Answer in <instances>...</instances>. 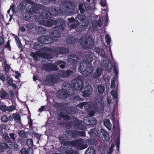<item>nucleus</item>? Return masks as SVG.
<instances>
[{
    "instance_id": "1",
    "label": "nucleus",
    "mask_w": 154,
    "mask_h": 154,
    "mask_svg": "<svg viewBox=\"0 0 154 154\" xmlns=\"http://www.w3.org/2000/svg\"><path fill=\"white\" fill-rule=\"evenodd\" d=\"M72 83L73 86V88L72 89V92L68 91L69 94L75 95L76 91L77 93H80L84 85L83 82L80 79H76L72 81Z\"/></svg>"
},
{
    "instance_id": "2",
    "label": "nucleus",
    "mask_w": 154,
    "mask_h": 154,
    "mask_svg": "<svg viewBox=\"0 0 154 154\" xmlns=\"http://www.w3.org/2000/svg\"><path fill=\"white\" fill-rule=\"evenodd\" d=\"M26 4L28 3L32 5H29L26 8V11L28 13L29 15V17L28 18V20L31 19L30 15L33 14L34 13H36L38 10V8L37 5L31 0H24Z\"/></svg>"
},
{
    "instance_id": "3",
    "label": "nucleus",
    "mask_w": 154,
    "mask_h": 154,
    "mask_svg": "<svg viewBox=\"0 0 154 154\" xmlns=\"http://www.w3.org/2000/svg\"><path fill=\"white\" fill-rule=\"evenodd\" d=\"M94 41L91 37L82 38H81L80 43L82 47L85 49H90L94 44Z\"/></svg>"
},
{
    "instance_id": "4",
    "label": "nucleus",
    "mask_w": 154,
    "mask_h": 154,
    "mask_svg": "<svg viewBox=\"0 0 154 154\" xmlns=\"http://www.w3.org/2000/svg\"><path fill=\"white\" fill-rule=\"evenodd\" d=\"M84 140L82 139H79L77 140L70 141V146H74L79 150H82L86 148V145L83 144Z\"/></svg>"
},
{
    "instance_id": "5",
    "label": "nucleus",
    "mask_w": 154,
    "mask_h": 154,
    "mask_svg": "<svg viewBox=\"0 0 154 154\" xmlns=\"http://www.w3.org/2000/svg\"><path fill=\"white\" fill-rule=\"evenodd\" d=\"M66 11L73 13L75 10V6L74 2L71 1H66L62 5Z\"/></svg>"
},
{
    "instance_id": "6",
    "label": "nucleus",
    "mask_w": 154,
    "mask_h": 154,
    "mask_svg": "<svg viewBox=\"0 0 154 154\" xmlns=\"http://www.w3.org/2000/svg\"><path fill=\"white\" fill-rule=\"evenodd\" d=\"M86 65L85 67L84 65L82 66V64H81L79 69L82 74L85 76H90L92 73L93 69L91 67H87Z\"/></svg>"
},
{
    "instance_id": "7",
    "label": "nucleus",
    "mask_w": 154,
    "mask_h": 154,
    "mask_svg": "<svg viewBox=\"0 0 154 154\" xmlns=\"http://www.w3.org/2000/svg\"><path fill=\"white\" fill-rule=\"evenodd\" d=\"M42 69L46 71H56L59 70V68L55 64L52 63H46L43 64Z\"/></svg>"
},
{
    "instance_id": "8",
    "label": "nucleus",
    "mask_w": 154,
    "mask_h": 154,
    "mask_svg": "<svg viewBox=\"0 0 154 154\" xmlns=\"http://www.w3.org/2000/svg\"><path fill=\"white\" fill-rule=\"evenodd\" d=\"M82 94L83 97H87L92 94L93 89L91 85H88L82 88Z\"/></svg>"
},
{
    "instance_id": "9",
    "label": "nucleus",
    "mask_w": 154,
    "mask_h": 154,
    "mask_svg": "<svg viewBox=\"0 0 154 154\" xmlns=\"http://www.w3.org/2000/svg\"><path fill=\"white\" fill-rule=\"evenodd\" d=\"M45 51L47 53H41V56L45 59H51L53 58L52 54L54 53V51L52 48H45Z\"/></svg>"
},
{
    "instance_id": "10",
    "label": "nucleus",
    "mask_w": 154,
    "mask_h": 154,
    "mask_svg": "<svg viewBox=\"0 0 154 154\" xmlns=\"http://www.w3.org/2000/svg\"><path fill=\"white\" fill-rule=\"evenodd\" d=\"M72 124L74 127V128L76 129L84 131V130L86 129V126L82 124V122L76 118H75L73 119Z\"/></svg>"
},
{
    "instance_id": "11",
    "label": "nucleus",
    "mask_w": 154,
    "mask_h": 154,
    "mask_svg": "<svg viewBox=\"0 0 154 154\" xmlns=\"http://www.w3.org/2000/svg\"><path fill=\"white\" fill-rule=\"evenodd\" d=\"M40 42L44 44H50L54 42V40L48 35H43L39 38Z\"/></svg>"
},
{
    "instance_id": "12",
    "label": "nucleus",
    "mask_w": 154,
    "mask_h": 154,
    "mask_svg": "<svg viewBox=\"0 0 154 154\" xmlns=\"http://www.w3.org/2000/svg\"><path fill=\"white\" fill-rule=\"evenodd\" d=\"M83 122L86 125L89 126H94L97 122V120L92 116L86 117L84 119Z\"/></svg>"
},
{
    "instance_id": "13",
    "label": "nucleus",
    "mask_w": 154,
    "mask_h": 154,
    "mask_svg": "<svg viewBox=\"0 0 154 154\" xmlns=\"http://www.w3.org/2000/svg\"><path fill=\"white\" fill-rule=\"evenodd\" d=\"M73 73V71L69 69H67L66 71L59 70L58 72L57 75L61 78H65L69 77Z\"/></svg>"
},
{
    "instance_id": "14",
    "label": "nucleus",
    "mask_w": 154,
    "mask_h": 154,
    "mask_svg": "<svg viewBox=\"0 0 154 154\" xmlns=\"http://www.w3.org/2000/svg\"><path fill=\"white\" fill-rule=\"evenodd\" d=\"M55 25L56 26L55 27L58 29L64 30L65 26V23L63 19L60 18L55 20Z\"/></svg>"
},
{
    "instance_id": "15",
    "label": "nucleus",
    "mask_w": 154,
    "mask_h": 154,
    "mask_svg": "<svg viewBox=\"0 0 154 154\" xmlns=\"http://www.w3.org/2000/svg\"><path fill=\"white\" fill-rule=\"evenodd\" d=\"M59 79V77L57 75L50 74L48 76L47 80L49 83L55 84L58 81Z\"/></svg>"
},
{
    "instance_id": "16",
    "label": "nucleus",
    "mask_w": 154,
    "mask_h": 154,
    "mask_svg": "<svg viewBox=\"0 0 154 154\" xmlns=\"http://www.w3.org/2000/svg\"><path fill=\"white\" fill-rule=\"evenodd\" d=\"M100 129L99 130V129H96V128H93L91 129V130L88 132V134H90L91 137H100Z\"/></svg>"
},
{
    "instance_id": "17",
    "label": "nucleus",
    "mask_w": 154,
    "mask_h": 154,
    "mask_svg": "<svg viewBox=\"0 0 154 154\" xmlns=\"http://www.w3.org/2000/svg\"><path fill=\"white\" fill-rule=\"evenodd\" d=\"M54 51V53L56 51L57 54H66L69 53V50L68 48L64 47H58Z\"/></svg>"
},
{
    "instance_id": "18",
    "label": "nucleus",
    "mask_w": 154,
    "mask_h": 154,
    "mask_svg": "<svg viewBox=\"0 0 154 154\" xmlns=\"http://www.w3.org/2000/svg\"><path fill=\"white\" fill-rule=\"evenodd\" d=\"M69 61L71 62L72 64L74 65L76 64L78 61V60H79L78 56L75 54H69L68 56Z\"/></svg>"
},
{
    "instance_id": "19",
    "label": "nucleus",
    "mask_w": 154,
    "mask_h": 154,
    "mask_svg": "<svg viewBox=\"0 0 154 154\" xmlns=\"http://www.w3.org/2000/svg\"><path fill=\"white\" fill-rule=\"evenodd\" d=\"M75 20L78 22L80 23L89 22L85 16L80 14H78L75 17Z\"/></svg>"
},
{
    "instance_id": "20",
    "label": "nucleus",
    "mask_w": 154,
    "mask_h": 154,
    "mask_svg": "<svg viewBox=\"0 0 154 154\" xmlns=\"http://www.w3.org/2000/svg\"><path fill=\"white\" fill-rule=\"evenodd\" d=\"M100 134V137H99L103 141H108L109 139V138L108 137V134L104 129L101 128Z\"/></svg>"
},
{
    "instance_id": "21",
    "label": "nucleus",
    "mask_w": 154,
    "mask_h": 154,
    "mask_svg": "<svg viewBox=\"0 0 154 154\" xmlns=\"http://www.w3.org/2000/svg\"><path fill=\"white\" fill-rule=\"evenodd\" d=\"M84 109L86 112H89V115L92 116L94 115V112L93 110V108L89 102H86V104L84 106Z\"/></svg>"
},
{
    "instance_id": "22",
    "label": "nucleus",
    "mask_w": 154,
    "mask_h": 154,
    "mask_svg": "<svg viewBox=\"0 0 154 154\" xmlns=\"http://www.w3.org/2000/svg\"><path fill=\"white\" fill-rule=\"evenodd\" d=\"M102 72V70L100 68L98 67L96 69V71L92 76L94 79H99L101 75Z\"/></svg>"
},
{
    "instance_id": "23",
    "label": "nucleus",
    "mask_w": 154,
    "mask_h": 154,
    "mask_svg": "<svg viewBox=\"0 0 154 154\" xmlns=\"http://www.w3.org/2000/svg\"><path fill=\"white\" fill-rule=\"evenodd\" d=\"M49 11L52 13V16L53 15H58V14L60 13L61 11V9L55 7H51L49 8Z\"/></svg>"
},
{
    "instance_id": "24",
    "label": "nucleus",
    "mask_w": 154,
    "mask_h": 154,
    "mask_svg": "<svg viewBox=\"0 0 154 154\" xmlns=\"http://www.w3.org/2000/svg\"><path fill=\"white\" fill-rule=\"evenodd\" d=\"M49 34L51 37L55 38L59 37L61 35V33L58 30H51Z\"/></svg>"
},
{
    "instance_id": "25",
    "label": "nucleus",
    "mask_w": 154,
    "mask_h": 154,
    "mask_svg": "<svg viewBox=\"0 0 154 154\" xmlns=\"http://www.w3.org/2000/svg\"><path fill=\"white\" fill-rule=\"evenodd\" d=\"M42 15L44 19H47L52 17V14L49 11H43L42 12Z\"/></svg>"
},
{
    "instance_id": "26",
    "label": "nucleus",
    "mask_w": 154,
    "mask_h": 154,
    "mask_svg": "<svg viewBox=\"0 0 154 154\" xmlns=\"http://www.w3.org/2000/svg\"><path fill=\"white\" fill-rule=\"evenodd\" d=\"M59 140L61 144H63L64 146H69L70 141H67L66 138L63 136H60Z\"/></svg>"
},
{
    "instance_id": "27",
    "label": "nucleus",
    "mask_w": 154,
    "mask_h": 154,
    "mask_svg": "<svg viewBox=\"0 0 154 154\" xmlns=\"http://www.w3.org/2000/svg\"><path fill=\"white\" fill-rule=\"evenodd\" d=\"M0 97L2 99L6 98H8L9 95L8 93L5 91L3 88H2L0 91Z\"/></svg>"
},
{
    "instance_id": "28",
    "label": "nucleus",
    "mask_w": 154,
    "mask_h": 154,
    "mask_svg": "<svg viewBox=\"0 0 154 154\" xmlns=\"http://www.w3.org/2000/svg\"><path fill=\"white\" fill-rule=\"evenodd\" d=\"M88 23L89 22H86L85 23H81L82 24L79 26L78 31L80 32L85 31L87 28Z\"/></svg>"
},
{
    "instance_id": "29",
    "label": "nucleus",
    "mask_w": 154,
    "mask_h": 154,
    "mask_svg": "<svg viewBox=\"0 0 154 154\" xmlns=\"http://www.w3.org/2000/svg\"><path fill=\"white\" fill-rule=\"evenodd\" d=\"M2 137L5 140L6 143H8V144L10 146H12L13 143L11 142V140L9 137L7 133H5V134H3Z\"/></svg>"
},
{
    "instance_id": "30",
    "label": "nucleus",
    "mask_w": 154,
    "mask_h": 154,
    "mask_svg": "<svg viewBox=\"0 0 154 154\" xmlns=\"http://www.w3.org/2000/svg\"><path fill=\"white\" fill-rule=\"evenodd\" d=\"M68 93L64 91H60L59 97L63 99H66L68 97Z\"/></svg>"
},
{
    "instance_id": "31",
    "label": "nucleus",
    "mask_w": 154,
    "mask_h": 154,
    "mask_svg": "<svg viewBox=\"0 0 154 154\" xmlns=\"http://www.w3.org/2000/svg\"><path fill=\"white\" fill-rule=\"evenodd\" d=\"M86 143L89 145H96L97 144V140L94 138H90L85 140Z\"/></svg>"
},
{
    "instance_id": "32",
    "label": "nucleus",
    "mask_w": 154,
    "mask_h": 154,
    "mask_svg": "<svg viewBox=\"0 0 154 154\" xmlns=\"http://www.w3.org/2000/svg\"><path fill=\"white\" fill-rule=\"evenodd\" d=\"M55 20L52 19H49L44 21L45 25L48 27H50L55 25Z\"/></svg>"
},
{
    "instance_id": "33",
    "label": "nucleus",
    "mask_w": 154,
    "mask_h": 154,
    "mask_svg": "<svg viewBox=\"0 0 154 154\" xmlns=\"http://www.w3.org/2000/svg\"><path fill=\"white\" fill-rule=\"evenodd\" d=\"M20 152L21 154H32L33 153V150L30 148H29L27 149V151L26 149L24 148H23L21 149L20 151Z\"/></svg>"
},
{
    "instance_id": "34",
    "label": "nucleus",
    "mask_w": 154,
    "mask_h": 154,
    "mask_svg": "<svg viewBox=\"0 0 154 154\" xmlns=\"http://www.w3.org/2000/svg\"><path fill=\"white\" fill-rule=\"evenodd\" d=\"M62 118L66 120H69L71 119V117L67 115H64L62 113H60L57 117V119L60 120Z\"/></svg>"
},
{
    "instance_id": "35",
    "label": "nucleus",
    "mask_w": 154,
    "mask_h": 154,
    "mask_svg": "<svg viewBox=\"0 0 154 154\" xmlns=\"http://www.w3.org/2000/svg\"><path fill=\"white\" fill-rule=\"evenodd\" d=\"M36 32L38 34H43L45 33L46 31L45 28L42 26H39L37 27L36 29Z\"/></svg>"
},
{
    "instance_id": "36",
    "label": "nucleus",
    "mask_w": 154,
    "mask_h": 154,
    "mask_svg": "<svg viewBox=\"0 0 154 154\" xmlns=\"http://www.w3.org/2000/svg\"><path fill=\"white\" fill-rule=\"evenodd\" d=\"M104 125L109 130H110L112 127V125L109 119H106L103 121Z\"/></svg>"
},
{
    "instance_id": "37",
    "label": "nucleus",
    "mask_w": 154,
    "mask_h": 154,
    "mask_svg": "<svg viewBox=\"0 0 154 154\" xmlns=\"http://www.w3.org/2000/svg\"><path fill=\"white\" fill-rule=\"evenodd\" d=\"M86 7L84 4L82 3L79 4V9L80 11V13L82 14H83L85 12Z\"/></svg>"
},
{
    "instance_id": "38",
    "label": "nucleus",
    "mask_w": 154,
    "mask_h": 154,
    "mask_svg": "<svg viewBox=\"0 0 154 154\" xmlns=\"http://www.w3.org/2000/svg\"><path fill=\"white\" fill-rule=\"evenodd\" d=\"M95 151L92 147H90L86 150L85 154H95Z\"/></svg>"
},
{
    "instance_id": "39",
    "label": "nucleus",
    "mask_w": 154,
    "mask_h": 154,
    "mask_svg": "<svg viewBox=\"0 0 154 154\" xmlns=\"http://www.w3.org/2000/svg\"><path fill=\"white\" fill-rule=\"evenodd\" d=\"M12 116L14 120L17 122H21V116L19 114L14 113Z\"/></svg>"
},
{
    "instance_id": "40",
    "label": "nucleus",
    "mask_w": 154,
    "mask_h": 154,
    "mask_svg": "<svg viewBox=\"0 0 154 154\" xmlns=\"http://www.w3.org/2000/svg\"><path fill=\"white\" fill-rule=\"evenodd\" d=\"M93 57L91 55H87L86 56L85 62L89 64L93 60Z\"/></svg>"
},
{
    "instance_id": "41",
    "label": "nucleus",
    "mask_w": 154,
    "mask_h": 154,
    "mask_svg": "<svg viewBox=\"0 0 154 154\" xmlns=\"http://www.w3.org/2000/svg\"><path fill=\"white\" fill-rule=\"evenodd\" d=\"M75 40L73 36H69L67 40V42L69 44H73L75 43Z\"/></svg>"
},
{
    "instance_id": "42",
    "label": "nucleus",
    "mask_w": 154,
    "mask_h": 154,
    "mask_svg": "<svg viewBox=\"0 0 154 154\" xmlns=\"http://www.w3.org/2000/svg\"><path fill=\"white\" fill-rule=\"evenodd\" d=\"M83 100V99L78 95L73 97L72 98V100L74 103H76L78 101H82Z\"/></svg>"
},
{
    "instance_id": "43",
    "label": "nucleus",
    "mask_w": 154,
    "mask_h": 154,
    "mask_svg": "<svg viewBox=\"0 0 154 154\" xmlns=\"http://www.w3.org/2000/svg\"><path fill=\"white\" fill-rule=\"evenodd\" d=\"M26 5V4L25 2H22L20 3L18 7L20 10H23L25 9Z\"/></svg>"
},
{
    "instance_id": "44",
    "label": "nucleus",
    "mask_w": 154,
    "mask_h": 154,
    "mask_svg": "<svg viewBox=\"0 0 154 154\" xmlns=\"http://www.w3.org/2000/svg\"><path fill=\"white\" fill-rule=\"evenodd\" d=\"M97 89L98 93L100 94H102L104 92L105 89L103 86L100 85L98 86Z\"/></svg>"
},
{
    "instance_id": "45",
    "label": "nucleus",
    "mask_w": 154,
    "mask_h": 154,
    "mask_svg": "<svg viewBox=\"0 0 154 154\" xmlns=\"http://www.w3.org/2000/svg\"><path fill=\"white\" fill-rule=\"evenodd\" d=\"M28 30H32L35 28V25L32 23H29L26 26Z\"/></svg>"
},
{
    "instance_id": "46",
    "label": "nucleus",
    "mask_w": 154,
    "mask_h": 154,
    "mask_svg": "<svg viewBox=\"0 0 154 154\" xmlns=\"http://www.w3.org/2000/svg\"><path fill=\"white\" fill-rule=\"evenodd\" d=\"M111 94L113 98L117 99H118V92L117 91L112 90L111 91Z\"/></svg>"
},
{
    "instance_id": "47",
    "label": "nucleus",
    "mask_w": 154,
    "mask_h": 154,
    "mask_svg": "<svg viewBox=\"0 0 154 154\" xmlns=\"http://www.w3.org/2000/svg\"><path fill=\"white\" fill-rule=\"evenodd\" d=\"M18 134L19 136L22 138L25 137L26 135L25 131L23 130H20L18 131Z\"/></svg>"
},
{
    "instance_id": "48",
    "label": "nucleus",
    "mask_w": 154,
    "mask_h": 154,
    "mask_svg": "<svg viewBox=\"0 0 154 154\" xmlns=\"http://www.w3.org/2000/svg\"><path fill=\"white\" fill-rule=\"evenodd\" d=\"M0 146L1 147L5 149H6L9 147H11L12 146H9L6 143H1L0 144Z\"/></svg>"
},
{
    "instance_id": "49",
    "label": "nucleus",
    "mask_w": 154,
    "mask_h": 154,
    "mask_svg": "<svg viewBox=\"0 0 154 154\" xmlns=\"http://www.w3.org/2000/svg\"><path fill=\"white\" fill-rule=\"evenodd\" d=\"M68 110L70 111L71 114H74L75 113V107L73 106H70L68 108Z\"/></svg>"
},
{
    "instance_id": "50",
    "label": "nucleus",
    "mask_w": 154,
    "mask_h": 154,
    "mask_svg": "<svg viewBox=\"0 0 154 154\" xmlns=\"http://www.w3.org/2000/svg\"><path fill=\"white\" fill-rule=\"evenodd\" d=\"M106 42L107 45H109L111 42V38L108 34H106L105 36Z\"/></svg>"
},
{
    "instance_id": "51",
    "label": "nucleus",
    "mask_w": 154,
    "mask_h": 154,
    "mask_svg": "<svg viewBox=\"0 0 154 154\" xmlns=\"http://www.w3.org/2000/svg\"><path fill=\"white\" fill-rule=\"evenodd\" d=\"M94 50L95 52L100 54L103 53V49L100 48L99 47H97L94 48Z\"/></svg>"
},
{
    "instance_id": "52",
    "label": "nucleus",
    "mask_w": 154,
    "mask_h": 154,
    "mask_svg": "<svg viewBox=\"0 0 154 154\" xmlns=\"http://www.w3.org/2000/svg\"><path fill=\"white\" fill-rule=\"evenodd\" d=\"M1 50L2 51L1 52H0V58L2 60H4V59L5 56L4 53V49L3 47H1L0 48Z\"/></svg>"
},
{
    "instance_id": "53",
    "label": "nucleus",
    "mask_w": 154,
    "mask_h": 154,
    "mask_svg": "<svg viewBox=\"0 0 154 154\" xmlns=\"http://www.w3.org/2000/svg\"><path fill=\"white\" fill-rule=\"evenodd\" d=\"M65 153L66 154H75L76 152L72 149H67L65 151Z\"/></svg>"
},
{
    "instance_id": "54",
    "label": "nucleus",
    "mask_w": 154,
    "mask_h": 154,
    "mask_svg": "<svg viewBox=\"0 0 154 154\" xmlns=\"http://www.w3.org/2000/svg\"><path fill=\"white\" fill-rule=\"evenodd\" d=\"M7 111L8 112H11L15 110L16 108V106H15L11 105L9 106H7Z\"/></svg>"
},
{
    "instance_id": "55",
    "label": "nucleus",
    "mask_w": 154,
    "mask_h": 154,
    "mask_svg": "<svg viewBox=\"0 0 154 154\" xmlns=\"http://www.w3.org/2000/svg\"><path fill=\"white\" fill-rule=\"evenodd\" d=\"M26 142L29 146H32L33 145V141L32 139H28Z\"/></svg>"
},
{
    "instance_id": "56",
    "label": "nucleus",
    "mask_w": 154,
    "mask_h": 154,
    "mask_svg": "<svg viewBox=\"0 0 154 154\" xmlns=\"http://www.w3.org/2000/svg\"><path fill=\"white\" fill-rule=\"evenodd\" d=\"M13 144L14 145L13 149L14 150L17 151H20V149L21 148L20 146L19 145L17 144Z\"/></svg>"
},
{
    "instance_id": "57",
    "label": "nucleus",
    "mask_w": 154,
    "mask_h": 154,
    "mask_svg": "<svg viewBox=\"0 0 154 154\" xmlns=\"http://www.w3.org/2000/svg\"><path fill=\"white\" fill-rule=\"evenodd\" d=\"M78 137L79 136L81 137L85 136L86 134L85 132L84 131H80L77 130Z\"/></svg>"
},
{
    "instance_id": "58",
    "label": "nucleus",
    "mask_w": 154,
    "mask_h": 154,
    "mask_svg": "<svg viewBox=\"0 0 154 154\" xmlns=\"http://www.w3.org/2000/svg\"><path fill=\"white\" fill-rule=\"evenodd\" d=\"M40 53L38 52H36L35 53L34 52H31V56L34 59H36L38 56H39Z\"/></svg>"
},
{
    "instance_id": "59",
    "label": "nucleus",
    "mask_w": 154,
    "mask_h": 154,
    "mask_svg": "<svg viewBox=\"0 0 154 154\" xmlns=\"http://www.w3.org/2000/svg\"><path fill=\"white\" fill-rule=\"evenodd\" d=\"M0 109L4 112H6L7 111V106L5 105H1L0 106Z\"/></svg>"
},
{
    "instance_id": "60",
    "label": "nucleus",
    "mask_w": 154,
    "mask_h": 154,
    "mask_svg": "<svg viewBox=\"0 0 154 154\" xmlns=\"http://www.w3.org/2000/svg\"><path fill=\"white\" fill-rule=\"evenodd\" d=\"M72 131H73L69 130H66V133L67 136L68 137L70 138L71 137L72 135Z\"/></svg>"
},
{
    "instance_id": "61",
    "label": "nucleus",
    "mask_w": 154,
    "mask_h": 154,
    "mask_svg": "<svg viewBox=\"0 0 154 154\" xmlns=\"http://www.w3.org/2000/svg\"><path fill=\"white\" fill-rule=\"evenodd\" d=\"M97 23L99 27L101 26L103 24V20L102 19H100L99 18V19L97 21Z\"/></svg>"
},
{
    "instance_id": "62",
    "label": "nucleus",
    "mask_w": 154,
    "mask_h": 154,
    "mask_svg": "<svg viewBox=\"0 0 154 154\" xmlns=\"http://www.w3.org/2000/svg\"><path fill=\"white\" fill-rule=\"evenodd\" d=\"M15 134L14 133H11L9 134L10 138L11 140L12 141H14L15 140Z\"/></svg>"
},
{
    "instance_id": "63",
    "label": "nucleus",
    "mask_w": 154,
    "mask_h": 154,
    "mask_svg": "<svg viewBox=\"0 0 154 154\" xmlns=\"http://www.w3.org/2000/svg\"><path fill=\"white\" fill-rule=\"evenodd\" d=\"M43 45V44H42V43L40 41L39 39V40L38 42H35V46L36 47H38L39 48L42 46Z\"/></svg>"
},
{
    "instance_id": "64",
    "label": "nucleus",
    "mask_w": 154,
    "mask_h": 154,
    "mask_svg": "<svg viewBox=\"0 0 154 154\" xmlns=\"http://www.w3.org/2000/svg\"><path fill=\"white\" fill-rule=\"evenodd\" d=\"M2 121L4 122H7L8 121V119L6 116H2L1 118Z\"/></svg>"
}]
</instances>
